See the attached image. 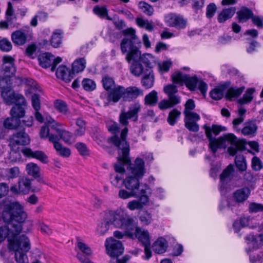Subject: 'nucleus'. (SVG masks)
Returning a JSON list of instances; mask_svg holds the SVG:
<instances>
[{"label":"nucleus","mask_w":263,"mask_h":263,"mask_svg":"<svg viewBox=\"0 0 263 263\" xmlns=\"http://www.w3.org/2000/svg\"><path fill=\"white\" fill-rule=\"evenodd\" d=\"M23 249H21L14 253L15 261L17 263H28V259L26 254L27 252Z\"/></svg>","instance_id":"49530a36"},{"label":"nucleus","mask_w":263,"mask_h":263,"mask_svg":"<svg viewBox=\"0 0 263 263\" xmlns=\"http://www.w3.org/2000/svg\"><path fill=\"white\" fill-rule=\"evenodd\" d=\"M107 126L108 130L115 134L114 136H112L110 138V141L114 144V143H113L111 139L114 137H117L120 138L121 137V135L123 133V132L124 131V129H126L127 130L126 132V134L125 135V136H124L123 138L125 139V141L128 144V143L126 140V137L127 132H128V128L126 127H125L122 130L120 136H118L117 135V134L119 132V125L117 123H116L115 122H110L107 124Z\"/></svg>","instance_id":"f704fd0d"},{"label":"nucleus","mask_w":263,"mask_h":263,"mask_svg":"<svg viewBox=\"0 0 263 263\" xmlns=\"http://www.w3.org/2000/svg\"><path fill=\"white\" fill-rule=\"evenodd\" d=\"M176 103L173 100L164 99L161 101L158 104V107L161 110H165L173 107L175 105L178 104Z\"/></svg>","instance_id":"6e6d98bb"},{"label":"nucleus","mask_w":263,"mask_h":263,"mask_svg":"<svg viewBox=\"0 0 263 263\" xmlns=\"http://www.w3.org/2000/svg\"><path fill=\"white\" fill-rule=\"evenodd\" d=\"M86 60L83 58L76 60L73 62L72 66V70L73 73H78L83 71L86 67Z\"/></svg>","instance_id":"79ce46f5"},{"label":"nucleus","mask_w":263,"mask_h":263,"mask_svg":"<svg viewBox=\"0 0 263 263\" xmlns=\"http://www.w3.org/2000/svg\"><path fill=\"white\" fill-rule=\"evenodd\" d=\"M172 79L174 83H184L191 90H194L198 87L203 96L206 92L207 84L201 79H198L196 76L190 77L187 74H183L180 72H178L172 76Z\"/></svg>","instance_id":"0eeeda50"},{"label":"nucleus","mask_w":263,"mask_h":263,"mask_svg":"<svg viewBox=\"0 0 263 263\" xmlns=\"http://www.w3.org/2000/svg\"><path fill=\"white\" fill-rule=\"evenodd\" d=\"M126 129H124L120 138L114 137L111 139L117 147L118 156V162L114 165L115 173L110 175L111 184L118 188H121L125 184V181L143 178L146 173L145 162L142 158H137L133 163H129L128 157L129 145L124 139Z\"/></svg>","instance_id":"f03ea898"},{"label":"nucleus","mask_w":263,"mask_h":263,"mask_svg":"<svg viewBox=\"0 0 263 263\" xmlns=\"http://www.w3.org/2000/svg\"><path fill=\"white\" fill-rule=\"evenodd\" d=\"M247 246L248 247L246 249L248 248V245H247ZM257 249V248L253 249L252 248L251 251H250L249 253H247L250 255V261L252 263H255L257 261H263V252H260V254H257L256 256L251 254L252 251L256 250ZM246 251H247L246 250Z\"/></svg>","instance_id":"e2e57ef3"},{"label":"nucleus","mask_w":263,"mask_h":263,"mask_svg":"<svg viewBox=\"0 0 263 263\" xmlns=\"http://www.w3.org/2000/svg\"><path fill=\"white\" fill-rule=\"evenodd\" d=\"M115 216L114 223L116 228L124 229L125 234L129 238H137L144 247V258L149 259L152 257V251L148 231L138 227L136 219L127 215L124 211H119Z\"/></svg>","instance_id":"20e7f679"},{"label":"nucleus","mask_w":263,"mask_h":263,"mask_svg":"<svg viewBox=\"0 0 263 263\" xmlns=\"http://www.w3.org/2000/svg\"><path fill=\"white\" fill-rule=\"evenodd\" d=\"M21 152L26 157L36 159L44 164L49 162L48 156L43 151H32L30 148L25 147L22 149Z\"/></svg>","instance_id":"412c9836"},{"label":"nucleus","mask_w":263,"mask_h":263,"mask_svg":"<svg viewBox=\"0 0 263 263\" xmlns=\"http://www.w3.org/2000/svg\"><path fill=\"white\" fill-rule=\"evenodd\" d=\"M31 181L27 177H24L19 179L18 181V190L20 193L28 194L31 189Z\"/></svg>","instance_id":"72a5a7b5"},{"label":"nucleus","mask_w":263,"mask_h":263,"mask_svg":"<svg viewBox=\"0 0 263 263\" xmlns=\"http://www.w3.org/2000/svg\"><path fill=\"white\" fill-rule=\"evenodd\" d=\"M245 240L248 248L247 249L248 253L253 249L259 248L263 246V233L258 235L250 234L245 237Z\"/></svg>","instance_id":"4be33fe9"},{"label":"nucleus","mask_w":263,"mask_h":263,"mask_svg":"<svg viewBox=\"0 0 263 263\" xmlns=\"http://www.w3.org/2000/svg\"><path fill=\"white\" fill-rule=\"evenodd\" d=\"M203 128L205 130V135L209 141V145L211 144V142L213 140H217V139L213 137L212 133L217 136L221 132L226 131L227 129L226 127L217 125H213L212 127L204 125Z\"/></svg>","instance_id":"393cba45"},{"label":"nucleus","mask_w":263,"mask_h":263,"mask_svg":"<svg viewBox=\"0 0 263 263\" xmlns=\"http://www.w3.org/2000/svg\"><path fill=\"white\" fill-rule=\"evenodd\" d=\"M38 60L41 66L45 68L51 67V71H54L57 65L62 61V59L60 57L55 58L51 54L45 53L39 56Z\"/></svg>","instance_id":"f3484780"},{"label":"nucleus","mask_w":263,"mask_h":263,"mask_svg":"<svg viewBox=\"0 0 263 263\" xmlns=\"http://www.w3.org/2000/svg\"><path fill=\"white\" fill-rule=\"evenodd\" d=\"M143 95V90L137 87L130 86L125 88L122 86L118 85L105 98V101L106 104H110L111 102L115 103L121 98L124 101H131Z\"/></svg>","instance_id":"423d86ee"},{"label":"nucleus","mask_w":263,"mask_h":263,"mask_svg":"<svg viewBox=\"0 0 263 263\" xmlns=\"http://www.w3.org/2000/svg\"><path fill=\"white\" fill-rule=\"evenodd\" d=\"M181 112L175 108L171 110L168 114L167 121L170 125H174L177 120L180 118Z\"/></svg>","instance_id":"de8ad7c7"},{"label":"nucleus","mask_w":263,"mask_h":263,"mask_svg":"<svg viewBox=\"0 0 263 263\" xmlns=\"http://www.w3.org/2000/svg\"><path fill=\"white\" fill-rule=\"evenodd\" d=\"M72 135V134L70 132L64 129H62L58 136L60 138V140L62 139L65 142L68 143L71 140Z\"/></svg>","instance_id":"0e129e2a"},{"label":"nucleus","mask_w":263,"mask_h":263,"mask_svg":"<svg viewBox=\"0 0 263 263\" xmlns=\"http://www.w3.org/2000/svg\"><path fill=\"white\" fill-rule=\"evenodd\" d=\"M234 172L233 165L229 164L220 175L219 190L222 195H225L227 193L228 191V183L233 179Z\"/></svg>","instance_id":"dca6fc26"},{"label":"nucleus","mask_w":263,"mask_h":263,"mask_svg":"<svg viewBox=\"0 0 263 263\" xmlns=\"http://www.w3.org/2000/svg\"><path fill=\"white\" fill-rule=\"evenodd\" d=\"M141 109V105L139 102L131 104L127 111H122L119 117L121 124L126 126L128 124V119H132L134 121L138 120V113Z\"/></svg>","instance_id":"f8f14e48"},{"label":"nucleus","mask_w":263,"mask_h":263,"mask_svg":"<svg viewBox=\"0 0 263 263\" xmlns=\"http://www.w3.org/2000/svg\"><path fill=\"white\" fill-rule=\"evenodd\" d=\"M167 248V242L166 240L163 237L159 238L152 246L153 251L157 254H162L164 253Z\"/></svg>","instance_id":"2f4dec72"},{"label":"nucleus","mask_w":263,"mask_h":263,"mask_svg":"<svg viewBox=\"0 0 263 263\" xmlns=\"http://www.w3.org/2000/svg\"><path fill=\"white\" fill-rule=\"evenodd\" d=\"M237 15L240 22H245L252 18L253 13L250 9L246 7H242L240 10L237 11Z\"/></svg>","instance_id":"c9c22d12"},{"label":"nucleus","mask_w":263,"mask_h":263,"mask_svg":"<svg viewBox=\"0 0 263 263\" xmlns=\"http://www.w3.org/2000/svg\"><path fill=\"white\" fill-rule=\"evenodd\" d=\"M142 179H134L133 181L130 182L127 180L125 181L124 186L126 190L120 189L118 193L119 197L122 199H127L138 196L141 186L140 181Z\"/></svg>","instance_id":"9b49d317"},{"label":"nucleus","mask_w":263,"mask_h":263,"mask_svg":"<svg viewBox=\"0 0 263 263\" xmlns=\"http://www.w3.org/2000/svg\"><path fill=\"white\" fill-rule=\"evenodd\" d=\"M255 91L254 88H249L247 90L242 98L239 99L238 102L240 104H247L251 102L253 99L252 95Z\"/></svg>","instance_id":"864d4df0"},{"label":"nucleus","mask_w":263,"mask_h":263,"mask_svg":"<svg viewBox=\"0 0 263 263\" xmlns=\"http://www.w3.org/2000/svg\"><path fill=\"white\" fill-rule=\"evenodd\" d=\"M158 98L157 92L153 90L145 96L144 98L145 104L147 105H155L158 102Z\"/></svg>","instance_id":"c03bdc74"},{"label":"nucleus","mask_w":263,"mask_h":263,"mask_svg":"<svg viewBox=\"0 0 263 263\" xmlns=\"http://www.w3.org/2000/svg\"><path fill=\"white\" fill-rule=\"evenodd\" d=\"M77 239V247L79 249V250L84 254L87 255H91L92 251L90 248L87 244L80 241L79 238H78Z\"/></svg>","instance_id":"052dcab7"},{"label":"nucleus","mask_w":263,"mask_h":263,"mask_svg":"<svg viewBox=\"0 0 263 263\" xmlns=\"http://www.w3.org/2000/svg\"><path fill=\"white\" fill-rule=\"evenodd\" d=\"M14 103L15 104L12 108L10 111L11 115L15 118H18L20 119V118L23 117L25 115V111L24 106H26V103L25 104H21L18 103Z\"/></svg>","instance_id":"4c0bfd02"},{"label":"nucleus","mask_w":263,"mask_h":263,"mask_svg":"<svg viewBox=\"0 0 263 263\" xmlns=\"http://www.w3.org/2000/svg\"><path fill=\"white\" fill-rule=\"evenodd\" d=\"M52 143L54 144V147L58 155L65 158L68 157L70 155L71 151L69 148L63 146V145L59 143V141Z\"/></svg>","instance_id":"58836bf2"},{"label":"nucleus","mask_w":263,"mask_h":263,"mask_svg":"<svg viewBox=\"0 0 263 263\" xmlns=\"http://www.w3.org/2000/svg\"><path fill=\"white\" fill-rule=\"evenodd\" d=\"M124 35L120 43L122 54H125V60L131 64L129 68L130 72L136 77L142 75L144 71L152 70V62L154 57L150 53L141 54L140 50V40L136 34L133 28H128L122 31Z\"/></svg>","instance_id":"7ed1b4c3"},{"label":"nucleus","mask_w":263,"mask_h":263,"mask_svg":"<svg viewBox=\"0 0 263 263\" xmlns=\"http://www.w3.org/2000/svg\"><path fill=\"white\" fill-rule=\"evenodd\" d=\"M250 194V190L248 187L238 189L233 194V200L228 202V205L233 209L239 203L244 202L248 198Z\"/></svg>","instance_id":"a211bd4d"},{"label":"nucleus","mask_w":263,"mask_h":263,"mask_svg":"<svg viewBox=\"0 0 263 263\" xmlns=\"http://www.w3.org/2000/svg\"><path fill=\"white\" fill-rule=\"evenodd\" d=\"M165 21L170 27H175L178 29H183L186 26V21L183 16L175 13H170L165 16Z\"/></svg>","instance_id":"6ab92c4d"},{"label":"nucleus","mask_w":263,"mask_h":263,"mask_svg":"<svg viewBox=\"0 0 263 263\" xmlns=\"http://www.w3.org/2000/svg\"><path fill=\"white\" fill-rule=\"evenodd\" d=\"M252 168L255 171H259L262 167L260 159L257 157H254L252 159Z\"/></svg>","instance_id":"774afa93"},{"label":"nucleus","mask_w":263,"mask_h":263,"mask_svg":"<svg viewBox=\"0 0 263 263\" xmlns=\"http://www.w3.org/2000/svg\"><path fill=\"white\" fill-rule=\"evenodd\" d=\"M4 171L6 173V176L8 178H16L20 174V169L18 167L15 166L13 167L4 169Z\"/></svg>","instance_id":"13d9d810"},{"label":"nucleus","mask_w":263,"mask_h":263,"mask_svg":"<svg viewBox=\"0 0 263 263\" xmlns=\"http://www.w3.org/2000/svg\"><path fill=\"white\" fill-rule=\"evenodd\" d=\"M235 11L236 8L235 7H229L223 9L218 15V21L220 23L225 22L234 15Z\"/></svg>","instance_id":"473e14b6"},{"label":"nucleus","mask_w":263,"mask_h":263,"mask_svg":"<svg viewBox=\"0 0 263 263\" xmlns=\"http://www.w3.org/2000/svg\"><path fill=\"white\" fill-rule=\"evenodd\" d=\"M151 194V190L146 184H142L138 195L139 200H133L127 204V208L131 210H141L149 202L148 195Z\"/></svg>","instance_id":"9d476101"},{"label":"nucleus","mask_w":263,"mask_h":263,"mask_svg":"<svg viewBox=\"0 0 263 263\" xmlns=\"http://www.w3.org/2000/svg\"><path fill=\"white\" fill-rule=\"evenodd\" d=\"M93 11L95 14L101 18H105L108 20H111V18L108 15V11L105 7L97 6L93 8Z\"/></svg>","instance_id":"603ef678"},{"label":"nucleus","mask_w":263,"mask_h":263,"mask_svg":"<svg viewBox=\"0 0 263 263\" xmlns=\"http://www.w3.org/2000/svg\"><path fill=\"white\" fill-rule=\"evenodd\" d=\"M139 220L143 224L147 226L153 221V215L148 211H145L140 215Z\"/></svg>","instance_id":"3c124183"},{"label":"nucleus","mask_w":263,"mask_h":263,"mask_svg":"<svg viewBox=\"0 0 263 263\" xmlns=\"http://www.w3.org/2000/svg\"><path fill=\"white\" fill-rule=\"evenodd\" d=\"M102 82L103 83V87L104 89L107 90L108 92L107 94L106 93H102L101 95V98L103 100V102L105 106H107L110 104H106L105 103V98L117 86H116L115 82L112 78L109 77L108 76H106L104 77L102 80Z\"/></svg>","instance_id":"b1692460"},{"label":"nucleus","mask_w":263,"mask_h":263,"mask_svg":"<svg viewBox=\"0 0 263 263\" xmlns=\"http://www.w3.org/2000/svg\"><path fill=\"white\" fill-rule=\"evenodd\" d=\"M77 128L75 130L74 135L76 137H81L84 135L86 132V123L83 120L78 119L76 122Z\"/></svg>","instance_id":"a18cd8bd"},{"label":"nucleus","mask_w":263,"mask_h":263,"mask_svg":"<svg viewBox=\"0 0 263 263\" xmlns=\"http://www.w3.org/2000/svg\"><path fill=\"white\" fill-rule=\"evenodd\" d=\"M26 170L27 174L34 178L40 176L41 168L36 163L30 162L26 164Z\"/></svg>","instance_id":"e433bc0d"},{"label":"nucleus","mask_w":263,"mask_h":263,"mask_svg":"<svg viewBox=\"0 0 263 263\" xmlns=\"http://www.w3.org/2000/svg\"><path fill=\"white\" fill-rule=\"evenodd\" d=\"M244 89V87H231L226 93V97L230 100H232L233 99L237 98L242 93Z\"/></svg>","instance_id":"ea45409f"},{"label":"nucleus","mask_w":263,"mask_h":263,"mask_svg":"<svg viewBox=\"0 0 263 263\" xmlns=\"http://www.w3.org/2000/svg\"><path fill=\"white\" fill-rule=\"evenodd\" d=\"M3 218L6 226L0 227V243L8 238V249L16 252L23 249L29 251L31 244L28 237L20 236L22 230V223L28 218V214L24 206L18 202H11L5 206Z\"/></svg>","instance_id":"f257e3e1"},{"label":"nucleus","mask_w":263,"mask_h":263,"mask_svg":"<svg viewBox=\"0 0 263 263\" xmlns=\"http://www.w3.org/2000/svg\"><path fill=\"white\" fill-rule=\"evenodd\" d=\"M163 91L167 95L169 99L173 100L176 103H180V97L176 95L178 92L176 86L173 84L167 85L164 87Z\"/></svg>","instance_id":"cd10ccee"},{"label":"nucleus","mask_w":263,"mask_h":263,"mask_svg":"<svg viewBox=\"0 0 263 263\" xmlns=\"http://www.w3.org/2000/svg\"><path fill=\"white\" fill-rule=\"evenodd\" d=\"M40 136L42 138H48L50 142H54L60 141V138L57 135L54 134L46 123V124L41 127L40 130Z\"/></svg>","instance_id":"c85d7f7f"},{"label":"nucleus","mask_w":263,"mask_h":263,"mask_svg":"<svg viewBox=\"0 0 263 263\" xmlns=\"http://www.w3.org/2000/svg\"><path fill=\"white\" fill-rule=\"evenodd\" d=\"M105 246L107 253L114 258L118 257L123 252L124 248L121 242L112 237L106 239Z\"/></svg>","instance_id":"4468645a"},{"label":"nucleus","mask_w":263,"mask_h":263,"mask_svg":"<svg viewBox=\"0 0 263 263\" xmlns=\"http://www.w3.org/2000/svg\"><path fill=\"white\" fill-rule=\"evenodd\" d=\"M20 123V120L18 118L11 116V117L7 118L4 121V126L5 128L8 129H13L16 128Z\"/></svg>","instance_id":"a19ab883"},{"label":"nucleus","mask_w":263,"mask_h":263,"mask_svg":"<svg viewBox=\"0 0 263 263\" xmlns=\"http://www.w3.org/2000/svg\"><path fill=\"white\" fill-rule=\"evenodd\" d=\"M246 142L242 140H239L233 134H227L213 140L210 148L212 153L215 154L218 148L228 147V153L231 156H234L238 151L245 149Z\"/></svg>","instance_id":"39448f33"},{"label":"nucleus","mask_w":263,"mask_h":263,"mask_svg":"<svg viewBox=\"0 0 263 263\" xmlns=\"http://www.w3.org/2000/svg\"><path fill=\"white\" fill-rule=\"evenodd\" d=\"M7 83L8 80L6 78L0 79L1 96L4 102L8 105H12L14 103L25 104L26 100L24 96L21 94L15 93L10 85L5 86V84Z\"/></svg>","instance_id":"1a4fd4ad"},{"label":"nucleus","mask_w":263,"mask_h":263,"mask_svg":"<svg viewBox=\"0 0 263 263\" xmlns=\"http://www.w3.org/2000/svg\"><path fill=\"white\" fill-rule=\"evenodd\" d=\"M217 10V7L214 3H210L206 7V15L209 18H211L214 15Z\"/></svg>","instance_id":"338daca9"},{"label":"nucleus","mask_w":263,"mask_h":263,"mask_svg":"<svg viewBox=\"0 0 263 263\" xmlns=\"http://www.w3.org/2000/svg\"><path fill=\"white\" fill-rule=\"evenodd\" d=\"M119 211H124L121 209H117L116 211H110L105 214V217L98 224L96 229V232L98 234L100 235H104L109 230L110 223L116 227L114 223V220L115 219V216H115Z\"/></svg>","instance_id":"ddd939ff"},{"label":"nucleus","mask_w":263,"mask_h":263,"mask_svg":"<svg viewBox=\"0 0 263 263\" xmlns=\"http://www.w3.org/2000/svg\"><path fill=\"white\" fill-rule=\"evenodd\" d=\"M257 129L255 121L249 120L244 123V127L241 130V133L245 136H254Z\"/></svg>","instance_id":"7c9ffc66"},{"label":"nucleus","mask_w":263,"mask_h":263,"mask_svg":"<svg viewBox=\"0 0 263 263\" xmlns=\"http://www.w3.org/2000/svg\"><path fill=\"white\" fill-rule=\"evenodd\" d=\"M54 107L62 114H66L68 110L66 103L62 100H57L54 102Z\"/></svg>","instance_id":"4d7b16f0"},{"label":"nucleus","mask_w":263,"mask_h":263,"mask_svg":"<svg viewBox=\"0 0 263 263\" xmlns=\"http://www.w3.org/2000/svg\"><path fill=\"white\" fill-rule=\"evenodd\" d=\"M83 88L87 91H92L96 88V85L93 81L89 79H84L82 82Z\"/></svg>","instance_id":"bf43d9fd"},{"label":"nucleus","mask_w":263,"mask_h":263,"mask_svg":"<svg viewBox=\"0 0 263 263\" xmlns=\"http://www.w3.org/2000/svg\"><path fill=\"white\" fill-rule=\"evenodd\" d=\"M14 60L10 56L3 58V70L6 78H10L14 75L16 69L14 64Z\"/></svg>","instance_id":"5701e85b"},{"label":"nucleus","mask_w":263,"mask_h":263,"mask_svg":"<svg viewBox=\"0 0 263 263\" xmlns=\"http://www.w3.org/2000/svg\"><path fill=\"white\" fill-rule=\"evenodd\" d=\"M73 71L64 65H61L56 71V75L58 78H61L66 82H69L74 77Z\"/></svg>","instance_id":"bb28decb"},{"label":"nucleus","mask_w":263,"mask_h":263,"mask_svg":"<svg viewBox=\"0 0 263 263\" xmlns=\"http://www.w3.org/2000/svg\"><path fill=\"white\" fill-rule=\"evenodd\" d=\"M139 7L146 15L151 16L154 13V9L153 7L145 2H140L139 3Z\"/></svg>","instance_id":"5fc2aeb1"},{"label":"nucleus","mask_w":263,"mask_h":263,"mask_svg":"<svg viewBox=\"0 0 263 263\" xmlns=\"http://www.w3.org/2000/svg\"><path fill=\"white\" fill-rule=\"evenodd\" d=\"M235 162L236 166L239 171L241 172H244L246 171L247 165L246 159L243 155H237L235 157Z\"/></svg>","instance_id":"09e8293b"},{"label":"nucleus","mask_w":263,"mask_h":263,"mask_svg":"<svg viewBox=\"0 0 263 263\" xmlns=\"http://www.w3.org/2000/svg\"><path fill=\"white\" fill-rule=\"evenodd\" d=\"M47 123L50 129V132H52L54 134V133L59 134L62 130L60 128L61 124L51 118H50L49 119H47Z\"/></svg>","instance_id":"8fccbe9b"},{"label":"nucleus","mask_w":263,"mask_h":263,"mask_svg":"<svg viewBox=\"0 0 263 263\" xmlns=\"http://www.w3.org/2000/svg\"><path fill=\"white\" fill-rule=\"evenodd\" d=\"M12 48L11 42L6 38L0 40V49L5 52H8Z\"/></svg>","instance_id":"680f3d73"},{"label":"nucleus","mask_w":263,"mask_h":263,"mask_svg":"<svg viewBox=\"0 0 263 263\" xmlns=\"http://www.w3.org/2000/svg\"><path fill=\"white\" fill-rule=\"evenodd\" d=\"M183 114L185 116V126L190 131L197 132L199 126L196 122L200 119V116L192 111L195 108V104L193 100L189 99L185 103Z\"/></svg>","instance_id":"6e6552de"},{"label":"nucleus","mask_w":263,"mask_h":263,"mask_svg":"<svg viewBox=\"0 0 263 263\" xmlns=\"http://www.w3.org/2000/svg\"><path fill=\"white\" fill-rule=\"evenodd\" d=\"M31 30L28 26L24 27L22 29L16 30L11 34V37L13 43L17 45L21 46L26 44L29 41Z\"/></svg>","instance_id":"2eb2a0df"},{"label":"nucleus","mask_w":263,"mask_h":263,"mask_svg":"<svg viewBox=\"0 0 263 263\" xmlns=\"http://www.w3.org/2000/svg\"><path fill=\"white\" fill-rule=\"evenodd\" d=\"M230 84V82H228L215 87L210 92L211 98L215 100L222 99Z\"/></svg>","instance_id":"a878e982"},{"label":"nucleus","mask_w":263,"mask_h":263,"mask_svg":"<svg viewBox=\"0 0 263 263\" xmlns=\"http://www.w3.org/2000/svg\"><path fill=\"white\" fill-rule=\"evenodd\" d=\"M62 32L60 30H55L52 34L50 40L51 45L54 48H58L62 44Z\"/></svg>","instance_id":"37998d69"},{"label":"nucleus","mask_w":263,"mask_h":263,"mask_svg":"<svg viewBox=\"0 0 263 263\" xmlns=\"http://www.w3.org/2000/svg\"><path fill=\"white\" fill-rule=\"evenodd\" d=\"M172 65V62L171 60L163 61L158 64L159 70L161 72H167Z\"/></svg>","instance_id":"69168bd1"},{"label":"nucleus","mask_w":263,"mask_h":263,"mask_svg":"<svg viewBox=\"0 0 263 263\" xmlns=\"http://www.w3.org/2000/svg\"><path fill=\"white\" fill-rule=\"evenodd\" d=\"M30 141L28 134L23 130L15 132L9 139V146L13 148L17 145H25L29 144Z\"/></svg>","instance_id":"aec40b11"},{"label":"nucleus","mask_w":263,"mask_h":263,"mask_svg":"<svg viewBox=\"0 0 263 263\" xmlns=\"http://www.w3.org/2000/svg\"><path fill=\"white\" fill-rule=\"evenodd\" d=\"M143 77L141 80L142 86L146 89L152 88L154 84L155 76L153 70L144 71Z\"/></svg>","instance_id":"c756f323"}]
</instances>
